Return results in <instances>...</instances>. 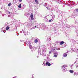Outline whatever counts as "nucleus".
<instances>
[{"label": "nucleus", "instance_id": "obj_1", "mask_svg": "<svg viewBox=\"0 0 78 78\" xmlns=\"http://www.w3.org/2000/svg\"><path fill=\"white\" fill-rule=\"evenodd\" d=\"M67 67V66L66 65H63V66H62V68L63 69V70L64 72H65V71L67 69H66V67Z\"/></svg>", "mask_w": 78, "mask_h": 78}, {"label": "nucleus", "instance_id": "obj_2", "mask_svg": "<svg viewBox=\"0 0 78 78\" xmlns=\"http://www.w3.org/2000/svg\"><path fill=\"white\" fill-rule=\"evenodd\" d=\"M46 65L47 66H50L51 64H50V63L49 62H47L46 63Z\"/></svg>", "mask_w": 78, "mask_h": 78}, {"label": "nucleus", "instance_id": "obj_3", "mask_svg": "<svg viewBox=\"0 0 78 78\" xmlns=\"http://www.w3.org/2000/svg\"><path fill=\"white\" fill-rule=\"evenodd\" d=\"M63 56L64 57H66L67 56V54L66 53H64Z\"/></svg>", "mask_w": 78, "mask_h": 78}, {"label": "nucleus", "instance_id": "obj_4", "mask_svg": "<svg viewBox=\"0 0 78 78\" xmlns=\"http://www.w3.org/2000/svg\"><path fill=\"white\" fill-rule=\"evenodd\" d=\"M34 42L35 43H37V42H38V41L37 40V39H36L34 40Z\"/></svg>", "mask_w": 78, "mask_h": 78}, {"label": "nucleus", "instance_id": "obj_5", "mask_svg": "<svg viewBox=\"0 0 78 78\" xmlns=\"http://www.w3.org/2000/svg\"><path fill=\"white\" fill-rule=\"evenodd\" d=\"M42 51L43 52V53H44V52H46V50H45V49H43L42 50Z\"/></svg>", "mask_w": 78, "mask_h": 78}, {"label": "nucleus", "instance_id": "obj_6", "mask_svg": "<svg viewBox=\"0 0 78 78\" xmlns=\"http://www.w3.org/2000/svg\"><path fill=\"white\" fill-rule=\"evenodd\" d=\"M64 41H62L60 43V45H62L63 44H64Z\"/></svg>", "mask_w": 78, "mask_h": 78}, {"label": "nucleus", "instance_id": "obj_7", "mask_svg": "<svg viewBox=\"0 0 78 78\" xmlns=\"http://www.w3.org/2000/svg\"><path fill=\"white\" fill-rule=\"evenodd\" d=\"M73 72H74V71L72 70H70L69 71V72H70V73H73Z\"/></svg>", "mask_w": 78, "mask_h": 78}, {"label": "nucleus", "instance_id": "obj_8", "mask_svg": "<svg viewBox=\"0 0 78 78\" xmlns=\"http://www.w3.org/2000/svg\"><path fill=\"white\" fill-rule=\"evenodd\" d=\"M21 7H22V5H21V4H20L18 6V7L20 8H21Z\"/></svg>", "mask_w": 78, "mask_h": 78}, {"label": "nucleus", "instance_id": "obj_9", "mask_svg": "<svg viewBox=\"0 0 78 78\" xmlns=\"http://www.w3.org/2000/svg\"><path fill=\"white\" fill-rule=\"evenodd\" d=\"M9 29V27H7L6 28V30H8Z\"/></svg>", "mask_w": 78, "mask_h": 78}, {"label": "nucleus", "instance_id": "obj_10", "mask_svg": "<svg viewBox=\"0 0 78 78\" xmlns=\"http://www.w3.org/2000/svg\"><path fill=\"white\" fill-rule=\"evenodd\" d=\"M47 5V3H45L44 4V6H46Z\"/></svg>", "mask_w": 78, "mask_h": 78}, {"label": "nucleus", "instance_id": "obj_11", "mask_svg": "<svg viewBox=\"0 0 78 78\" xmlns=\"http://www.w3.org/2000/svg\"><path fill=\"white\" fill-rule=\"evenodd\" d=\"M35 2L37 4L38 3V1L37 0H35Z\"/></svg>", "mask_w": 78, "mask_h": 78}, {"label": "nucleus", "instance_id": "obj_12", "mask_svg": "<svg viewBox=\"0 0 78 78\" xmlns=\"http://www.w3.org/2000/svg\"><path fill=\"white\" fill-rule=\"evenodd\" d=\"M29 47L30 49H32V46H31V45H30Z\"/></svg>", "mask_w": 78, "mask_h": 78}, {"label": "nucleus", "instance_id": "obj_13", "mask_svg": "<svg viewBox=\"0 0 78 78\" xmlns=\"http://www.w3.org/2000/svg\"><path fill=\"white\" fill-rule=\"evenodd\" d=\"M61 0H58V3H61Z\"/></svg>", "mask_w": 78, "mask_h": 78}, {"label": "nucleus", "instance_id": "obj_14", "mask_svg": "<svg viewBox=\"0 0 78 78\" xmlns=\"http://www.w3.org/2000/svg\"><path fill=\"white\" fill-rule=\"evenodd\" d=\"M30 17H33V15L32 14H31Z\"/></svg>", "mask_w": 78, "mask_h": 78}, {"label": "nucleus", "instance_id": "obj_15", "mask_svg": "<svg viewBox=\"0 0 78 78\" xmlns=\"http://www.w3.org/2000/svg\"><path fill=\"white\" fill-rule=\"evenodd\" d=\"M11 3H10L8 5V6H11Z\"/></svg>", "mask_w": 78, "mask_h": 78}, {"label": "nucleus", "instance_id": "obj_16", "mask_svg": "<svg viewBox=\"0 0 78 78\" xmlns=\"http://www.w3.org/2000/svg\"><path fill=\"white\" fill-rule=\"evenodd\" d=\"M43 56H46V55H45V54H43Z\"/></svg>", "mask_w": 78, "mask_h": 78}, {"label": "nucleus", "instance_id": "obj_17", "mask_svg": "<svg viewBox=\"0 0 78 78\" xmlns=\"http://www.w3.org/2000/svg\"><path fill=\"white\" fill-rule=\"evenodd\" d=\"M29 46H30V45H31V43H29Z\"/></svg>", "mask_w": 78, "mask_h": 78}, {"label": "nucleus", "instance_id": "obj_18", "mask_svg": "<svg viewBox=\"0 0 78 78\" xmlns=\"http://www.w3.org/2000/svg\"><path fill=\"white\" fill-rule=\"evenodd\" d=\"M29 46H30V45H31V43H29Z\"/></svg>", "mask_w": 78, "mask_h": 78}, {"label": "nucleus", "instance_id": "obj_19", "mask_svg": "<svg viewBox=\"0 0 78 78\" xmlns=\"http://www.w3.org/2000/svg\"><path fill=\"white\" fill-rule=\"evenodd\" d=\"M54 57H56L57 56V55H54Z\"/></svg>", "mask_w": 78, "mask_h": 78}, {"label": "nucleus", "instance_id": "obj_20", "mask_svg": "<svg viewBox=\"0 0 78 78\" xmlns=\"http://www.w3.org/2000/svg\"><path fill=\"white\" fill-rule=\"evenodd\" d=\"M31 20H34V18H33V17H31Z\"/></svg>", "mask_w": 78, "mask_h": 78}, {"label": "nucleus", "instance_id": "obj_21", "mask_svg": "<svg viewBox=\"0 0 78 78\" xmlns=\"http://www.w3.org/2000/svg\"><path fill=\"white\" fill-rule=\"evenodd\" d=\"M52 21V20H49V22H51V21Z\"/></svg>", "mask_w": 78, "mask_h": 78}, {"label": "nucleus", "instance_id": "obj_22", "mask_svg": "<svg viewBox=\"0 0 78 78\" xmlns=\"http://www.w3.org/2000/svg\"><path fill=\"white\" fill-rule=\"evenodd\" d=\"M19 1L20 2H22V0H19Z\"/></svg>", "mask_w": 78, "mask_h": 78}, {"label": "nucleus", "instance_id": "obj_23", "mask_svg": "<svg viewBox=\"0 0 78 78\" xmlns=\"http://www.w3.org/2000/svg\"><path fill=\"white\" fill-rule=\"evenodd\" d=\"M49 54H50L51 53V51H50L49 52Z\"/></svg>", "mask_w": 78, "mask_h": 78}, {"label": "nucleus", "instance_id": "obj_24", "mask_svg": "<svg viewBox=\"0 0 78 78\" xmlns=\"http://www.w3.org/2000/svg\"><path fill=\"white\" fill-rule=\"evenodd\" d=\"M78 67V65H77V66H76V68H77V67Z\"/></svg>", "mask_w": 78, "mask_h": 78}, {"label": "nucleus", "instance_id": "obj_25", "mask_svg": "<svg viewBox=\"0 0 78 78\" xmlns=\"http://www.w3.org/2000/svg\"><path fill=\"white\" fill-rule=\"evenodd\" d=\"M4 33H5V30L3 31Z\"/></svg>", "mask_w": 78, "mask_h": 78}, {"label": "nucleus", "instance_id": "obj_26", "mask_svg": "<svg viewBox=\"0 0 78 78\" xmlns=\"http://www.w3.org/2000/svg\"><path fill=\"white\" fill-rule=\"evenodd\" d=\"M9 12V14H10V12Z\"/></svg>", "mask_w": 78, "mask_h": 78}, {"label": "nucleus", "instance_id": "obj_27", "mask_svg": "<svg viewBox=\"0 0 78 78\" xmlns=\"http://www.w3.org/2000/svg\"><path fill=\"white\" fill-rule=\"evenodd\" d=\"M20 33H22V31H20Z\"/></svg>", "mask_w": 78, "mask_h": 78}, {"label": "nucleus", "instance_id": "obj_28", "mask_svg": "<svg viewBox=\"0 0 78 78\" xmlns=\"http://www.w3.org/2000/svg\"><path fill=\"white\" fill-rule=\"evenodd\" d=\"M20 41H21V42H22V40H20Z\"/></svg>", "mask_w": 78, "mask_h": 78}, {"label": "nucleus", "instance_id": "obj_29", "mask_svg": "<svg viewBox=\"0 0 78 78\" xmlns=\"http://www.w3.org/2000/svg\"><path fill=\"white\" fill-rule=\"evenodd\" d=\"M50 16H51V17H53V16H51V15H50Z\"/></svg>", "mask_w": 78, "mask_h": 78}, {"label": "nucleus", "instance_id": "obj_30", "mask_svg": "<svg viewBox=\"0 0 78 78\" xmlns=\"http://www.w3.org/2000/svg\"><path fill=\"white\" fill-rule=\"evenodd\" d=\"M32 78H33V76H32Z\"/></svg>", "mask_w": 78, "mask_h": 78}, {"label": "nucleus", "instance_id": "obj_31", "mask_svg": "<svg viewBox=\"0 0 78 78\" xmlns=\"http://www.w3.org/2000/svg\"><path fill=\"white\" fill-rule=\"evenodd\" d=\"M35 27H36V26H35Z\"/></svg>", "mask_w": 78, "mask_h": 78}, {"label": "nucleus", "instance_id": "obj_32", "mask_svg": "<svg viewBox=\"0 0 78 78\" xmlns=\"http://www.w3.org/2000/svg\"><path fill=\"white\" fill-rule=\"evenodd\" d=\"M44 66H45V65H44Z\"/></svg>", "mask_w": 78, "mask_h": 78}, {"label": "nucleus", "instance_id": "obj_33", "mask_svg": "<svg viewBox=\"0 0 78 78\" xmlns=\"http://www.w3.org/2000/svg\"><path fill=\"white\" fill-rule=\"evenodd\" d=\"M44 64V62H43V64Z\"/></svg>", "mask_w": 78, "mask_h": 78}, {"label": "nucleus", "instance_id": "obj_34", "mask_svg": "<svg viewBox=\"0 0 78 78\" xmlns=\"http://www.w3.org/2000/svg\"><path fill=\"white\" fill-rule=\"evenodd\" d=\"M1 12H0V13Z\"/></svg>", "mask_w": 78, "mask_h": 78}, {"label": "nucleus", "instance_id": "obj_35", "mask_svg": "<svg viewBox=\"0 0 78 78\" xmlns=\"http://www.w3.org/2000/svg\"><path fill=\"white\" fill-rule=\"evenodd\" d=\"M42 53H43V52H42Z\"/></svg>", "mask_w": 78, "mask_h": 78}, {"label": "nucleus", "instance_id": "obj_36", "mask_svg": "<svg viewBox=\"0 0 78 78\" xmlns=\"http://www.w3.org/2000/svg\"><path fill=\"white\" fill-rule=\"evenodd\" d=\"M2 16H3V15H2Z\"/></svg>", "mask_w": 78, "mask_h": 78}]
</instances>
